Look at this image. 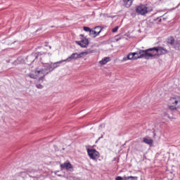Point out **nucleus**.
Listing matches in <instances>:
<instances>
[{
	"mask_svg": "<svg viewBox=\"0 0 180 180\" xmlns=\"http://www.w3.org/2000/svg\"><path fill=\"white\" fill-rule=\"evenodd\" d=\"M168 51L162 46H157L145 50L146 60H153V58H158L160 56L167 54Z\"/></svg>",
	"mask_w": 180,
	"mask_h": 180,
	"instance_id": "f257e3e1",
	"label": "nucleus"
},
{
	"mask_svg": "<svg viewBox=\"0 0 180 180\" xmlns=\"http://www.w3.org/2000/svg\"><path fill=\"white\" fill-rule=\"evenodd\" d=\"M82 56H88V52H82L80 53H72L70 56H69L68 58L65 60H62V61H67L68 63H70V61H72V60H77V58H82Z\"/></svg>",
	"mask_w": 180,
	"mask_h": 180,
	"instance_id": "39448f33",
	"label": "nucleus"
},
{
	"mask_svg": "<svg viewBox=\"0 0 180 180\" xmlns=\"http://www.w3.org/2000/svg\"><path fill=\"white\" fill-rule=\"evenodd\" d=\"M136 13H138V15H144L148 13V8H147L146 5L141 4L140 6L136 7Z\"/></svg>",
	"mask_w": 180,
	"mask_h": 180,
	"instance_id": "0eeeda50",
	"label": "nucleus"
},
{
	"mask_svg": "<svg viewBox=\"0 0 180 180\" xmlns=\"http://www.w3.org/2000/svg\"><path fill=\"white\" fill-rule=\"evenodd\" d=\"M37 88H38L39 89H42L43 85H41V84H37Z\"/></svg>",
	"mask_w": 180,
	"mask_h": 180,
	"instance_id": "6ab92c4d",
	"label": "nucleus"
},
{
	"mask_svg": "<svg viewBox=\"0 0 180 180\" xmlns=\"http://www.w3.org/2000/svg\"><path fill=\"white\" fill-rule=\"evenodd\" d=\"M124 180H136V179H137V176H124Z\"/></svg>",
	"mask_w": 180,
	"mask_h": 180,
	"instance_id": "dca6fc26",
	"label": "nucleus"
},
{
	"mask_svg": "<svg viewBox=\"0 0 180 180\" xmlns=\"http://www.w3.org/2000/svg\"><path fill=\"white\" fill-rule=\"evenodd\" d=\"M127 60H133V58L131 56V53H129L127 55V56H124L123 58H122V61L124 62V61H127Z\"/></svg>",
	"mask_w": 180,
	"mask_h": 180,
	"instance_id": "2eb2a0df",
	"label": "nucleus"
},
{
	"mask_svg": "<svg viewBox=\"0 0 180 180\" xmlns=\"http://www.w3.org/2000/svg\"><path fill=\"white\" fill-rule=\"evenodd\" d=\"M108 63H109V58H105L99 61V64H101V65H105V64Z\"/></svg>",
	"mask_w": 180,
	"mask_h": 180,
	"instance_id": "4468645a",
	"label": "nucleus"
},
{
	"mask_svg": "<svg viewBox=\"0 0 180 180\" xmlns=\"http://www.w3.org/2000/svg\"><path fill=\"white\" fill-rule=\"evenodd\" d=\"M101 32H102V28L100 26L96 27L91 30L89 36L91 37H96L97 36H99Z\"/></svg>",
	"mask_w": 180,
	"mask_h": 180,
	"instance_id": "1a4fd4ad",
	"label": "nucleus"
},
{
	"mask_svg": "<svg viewBox=\"0 0 180 180\" xmlns=\"http://www.w3.org/2000/svg\"><path fill=\"white\" fill-rule=\"evenodd\" d=\"M49 74V72L46 70V68L44 65H39L37 67L34 71L30 75V78H33L34 79H38V81H44L46 75Z\"/></svg>",
	"mask_w": 180,
	"mask_h": 180,
	"instance_id": "f03ea898",
	"label": "nucleus"
},
{
	"mask_svg": "<svg viewBox=\"0 0 180 180\" xmlns=\"http://www.w3.org/2000/svg\"><path fill=\"white\" fill-rule=\"evenodd\" d=\"M169 108L171 110H176V109H180V98L175 97L172 98L169 101Z\"/></svg>",
	"mask_w": 180,
	"mask_h": 180,
	"instance_id": "7ed1b4c3",
	"label": "nucleus"
},
{
	"mask_svg": "<svg viewBox=\"0 0 180 180\" xmlns=\"http://www.w3.org/2000/svg\"><path fill=\"white\" fill-rule=\"evenodd\" d=\"M117 30H119V26H117V27H114L112 30V33H116V32H117Z\"/></svg>",
	"mask_w": 180,
	"mask_h": 180,
	"instance_id": "a211bd4d",
	"label": "nucleus"
},
{
	"mask_svg": "<svg viewBox=\"0 0 180 180\" xmlns=\"http://www.w3.org/2000/svg\"><path fill=\"white\" fill-rule=\"evenodd\" d=\"M63 63H64V60H62L56 63H45L44 68L47 72H51V71H53V70H56V68L60 67L58 64H61Z\"/></svg>",
	"mask_w": 180,
	"mask_h": 180,
	"instance_id": "20e7f679",
	"label": "nucleus"
},
{
	"mask_svg": "<svg viewBox=\"0 0 180 180\" xmlns=\"http://www.w3.org/2000/svg\"><path fill=\"white\" fill-rule=\"evenodd\" d=\"M42 63V64H44V62H41Z\"/></svg>",
	"mask_w": 180,
	"mask_h": 180,
	"instance_id": "412c9836",
	"label": "nucleus"
},
{
	"mask_svg": "<svg viewBox=\"0 0 180 180\" xmlns=\"http://www.w3.org/2000/svg\"><path fill=\"white\" fill-rule=\"evenodd\" d=\"M61 169H66L67 171H70V172H72L74 171V167L72 165L70 162H64L60 165Z\"/></svg>",
	"mask_w": 180,
	"mask_h": 180,
	"instance_id": "9d476101",
	"label": "nucleus"
},
{
	"mask_svg": "<svg viewBox=\"0 0 180 180\" xmlns=\"http://www.w3.org/2000/svg\"><path fill=\"white\" fill-rule=\"evenodd\" d=\"M133 4V0H124V5L127 8H130Z\"/></svg>",
	"mask_w": 180,
	"mask_h": 180,
	"instance_id": "f8f14e48",
	"label": "nucleus"
},
{
	"mask_svg": "<svg viewBox=\"0 0 180 180\" xmlns=\"http://www.w3.org/2000/svg\"><path fill=\"white\" fill-rule=\"evenodd\" d=\"M115 180H123V178L120 176L116 177Z\"/></svg>",
	"mask_w": 180,
	"mask_h": 180,
	"instance_id": "aec40b11",
	"label": "nucleus"
},
{
	"mask_svg": "<svg viewBox=\"0 0 180 180\" xmlns=\"http://www.w3.org/2000/svg\"><path fill=\"white\" fill-rule=\"evenodd\" d=\"M83 29H84V32H89V34L91 33V30H92L88 27H84Z\"/></svg>",
	"mask_w": 180,
	"mask_h": 180,
	"instance_id": "f3484780",
	"label": "nucleus"
},
{
	"mask_svg": "<svg viewBox=\"0 0 180 180\" xmlns=\"http://www.w3.org/2000/svg\"><path fill=\"white\" fill-rule=\"evenodd\" d=\"M87 153L91 160H98V158H99V152L96 149H87Z\"/></svg>",
	"mask_w": 180,
	"mask_h": 180,
	"instance_id": "6e6552de",
	"label": "nucleus"
},
{
	"mask_svg": "<svg viewBox=\"0 0 180 180\" xmlns=\"http://www.w3.org/2000/svg\"><path fill=\"white\" fill-rule=\"evenodd\" d=\"M143 143H145L146 144H148V146H151V144H153V141L150 138H144Z\"/></svg>",
	"mask_w": 180,
	"mask_h": 180,
	"instance_id": "ddd939ff",
	"label": "nucleus"
},
{
	"mask_svg": "<svg viewBox=\"0 0 180 180\" xmlns=\"http://www.w3.org/2000/svg\"><path fill=\"white\" fill-rule=\"evenodd\" d=\"M76 44L80 47L86 48L89 44V41L87 39H83L82 41H76Z\"/></svg>",
	"mask_w": 180,
	"mask_h": 180,
	"instance_id": "9b49d317",
	"label": "nucleus"
},
{
	"mask_svg": "<svg viewBox=\"0 0 180 180\" xmlns=\"http://www.w3.org/2000/svg\"><path fill=\"white\" fill-rule=\"evenodd\" d=\"M132 60H138V58H146V51L139 50L134 53H131Z\"/></svg>",
	"mask_w": 180,
	"mask_h": 180,
	"instance_id": "423d86ee",
	"label": "nucleus"
}]
</instances>
